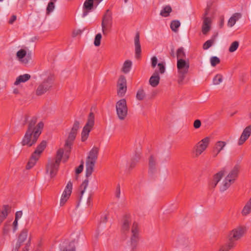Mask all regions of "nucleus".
<instances>
[{"mask_svg":"<svg viewBox=\"0 0 251 251\" xmlns=\"http://www.w3.org/2000/svg\"><path fill=\"white\" fill-rule=\"evenodd\" d=\"M37 118L33 117L28 122L27 129L22 141L23 146H27L29 147L35 144L43 129L44 124L40 121L37 124Z\"/></svg>","mask_w":251,"mask_h":251,"instance_id":"nucleus-1","label":"nucleus"},{"mask_svg":"<svg viewBox=\"0 0 251 251\" xmlns=\"http://www.w3.org/2000/svg\"><path fill=\"white\" fill-rule=\"evenodd\" d=\"M99 149L98 147H94L89 153V155L86 161V172L85 179L80 186L81 189L79 201L81 200L82 196L86 189L89 183L88 178L92 175L94 170V167L98 159Z\"/></svg>","mask_w":251,"mask_h":251,"instance_id":"nucleus-2","label":"nucleus"},{"mask_svg":"<svg viewBox=\"0 0 251 251\" xmlns=\"http://www.w3.org/2000/svg\"><path fill=\"white\" fill-rule=\"evenodd\" d=\"M64 151L62 149H59L55 158L50 159L46 166V173L50 174L51 178L55 176L57 174L58 168L62 159Z\"/></svg>","mask_w":251,"mask_h":251,"instance_id":"nucleus-3","label":"nucleus"},{"mask_svg":"<svg viewBox=\"0 0 251 251\" xmlns=\"http://www.w3.org/2000/svg\"><path fill=\"white\" fill-rule=\"evenodd\" d=\"M247 231V227L241 226L233 229L229 235L228 247L229 249L233 248L235 245V241L241 238Z\"/></svg>","mask_w":251,"mask_h":251,"instance_id":"nucleus-4","label":"nucleus"},{"mask_svg":"<svg viewBox=\"0 0 251 251\" xmlns=\"http://www.w3.org/2000/svg\"><path fill=\"white\" fill-rule=\"evenodd\" d=\"M47 146V142L42 141L37 147L34 151L32 153L30 158L26 166L27 170L32 168L39 159L40 155Z\"/></svg>","mask_w":251,"mask_h":251,"instance_id":"nucleus-5","label":"nucleus"},{"mask_svg":"<svg viewBox=\"0 0 251 251\" xmlns=\"http://www.w3.org/2000/svg\"><path fill=\"white\" fill-rule=\"evenodd\" d=\"M176 66L178 73L177 82L179 84H181L188 72L189 63L183 59H177Z\"/></svg>","mask_w":251,"mask_h":251,"instance_id":"nucleus-6","label":"nucleus"},{"mask_svg":"<svg viewBox=\"0 0 251 251\" xmlns=\"http://www.w3.org/2000/svg\"><path fill=\"white\" fill-rule=\"evenodd\" d=\"M112 23V13L109 9H107L102 16L101 25L102 32L104 36H107L111 31Z\"/></svg>","mask_w":251,"mask_h":251,"instance_id":"nucleus-7","label":"nucleus"},{"mask_svg":"<svg viewBox=\"0 0 251 251\" xmlns=\"http://www.w3.org/2000/svg\"><path fill=\"white\" fill-rule=\"evenodd\" d=\"M53 81V76H48L39 85L36 91V94L37 96H41L49 91L52 86Z\"/></svg>","mask_w":251,"mask_h":251,"instance_id":"nucleus-8","label":"nucleus"},{"mask_svg":"<svg viewBox=\"0 0 251 251\" xmlns=\"http://www.w3.org/2000/svg\"><path fill=\"white\" fill-rule=\"evenodd\" d=\"M79 128V122L77 121H75L71 130L69 134L68 139L66 140L65 142V146L67 152L69 153L71 151V146L73 144V141L75 138L77 131Z\"/></svg>","mask_w":251,"mask_h":251,"instance_id":"nucleus-9","label":"nucleus"},{"mask_svg":"<svg viewBox=\"0 0 251 251\" xmlns=\"http://www.w3.org/2000/svg\"><path fill=\"white\" fill-rule=\"evenodd\" d=\"M116 113L120 120H124L127 115L128 108L126 99L118 101L116 104Z\"/></svg>","mask_w":251,"mask_h":251,"instance_id":"nucleus-10","label":"nucleus"},{"mask_svg":"<svg viewBox=\"0 0 251 251\" xmlns=\"http://www.w3.org/2000/svg\"><path fill=\"white\" fill-rule=\"evenodd\" d=\"M95 116L93 112L89 113L87 123L83 127L81 132V141L84 142L87 140L89 133L94 125Z\"/></svg>","mask_w":251,"mask_h":251,"instance_id":"nucleus-11","label":"nucleus"},{"mask_svg":"<svg viewBox=\"0 0 251 251\" xmlns=\"http://www.w3.org/2000/svg\"><path fill=\"white\" fill-rule=\"evenodd\" d=\"M210 142V138L206 137L199 142L194 147V152L196 157L200 155L207 148Z\"/></svg>","mask_w":251,"mask_h":251,"instance_id":"nucleus-12","label":"nucleus"},{"mask_svg":"<svg viewBox=\"0 0 251 251\" xmlns=\"http://www.w3.org/2000/svg\"><path fill=\"white\" fill-rule=\"evenodd\" d=\"M126 80L124 75H121L117 82V94L119 97H124L126 92Z\"/></svg>","mask_w":251,"mask_h":251,"instance_id":"nucleus-13","label":"nucleus"},{"mask_svg":"<svg viewBox=\"0 0 251 251\" xmlns=\"http://www.w3.org/2000/svg\"><path fill=\"white\" fill-rule=\"evenodd\" d=\"M72 189L73 184L71 181H69L62 195L60 202V206L64 205L72 193Z\"/></svg>","mask_w":251,"mask_h":251,"instance_id":"nucleus-14","label":"nucleus"},{"mask_svg":"<svg viewBox=\"0 0 251 251\" xmlns=\"http://www.w3.org/2000/svg\"><path fill=\"white\" fill-rule=\"evenodd\" d=\"M139 239V232L138 225L136 223H134L131 227V236L130 237V244L134 249Z\"/></svg>","mask_w":251,"mask_h":251,"instance_id":"nucleus-15","label":"nucleus"},{"mask_svg":"<svg viewBox=\"0 0 251 251\" xmlns=\"http://www.w3.org/2000/svg\"><path fill=\"white\" fill-rule=\"evenodd\" d=\"M131 220L129 215H126L122 220L121 232L123 234H126L129 231Z\"/></svg>","mask_w":251,"mask_h":251,"instance_id":"nucleus-16","label":"nucleus"},{"mask_svg":"<svg viewBox=\"0 0 251 251\" xmlns=\"http://www.w3.org/2000/svg\"><path fill=\"white\" fill-rule=\"evenodd\" d=\"M207 14V11H206L204 13L203 21L202 25V32L204 35L207 34L211 28V20L210 18L206 17Z\"/></svg>","mask_w":251,"mask_h":251,"instance_id":"nucleus-17","label":"nucleus"},{"mask_svg":"<svg viewBox=\"0 0 251 251\" xmlns=\"http://www.w3.org/2000/svg\"><path fill=\"white\" fill-rule=\"evenodd\" d=\"M251 133V125L246 127L243 130L238 141V145H242L250 137Z\"/></svg>","mask_w":251,"mask_h":251,"instance_id":"nucleus-18","label":"nucleus"},{"mask_svg":"<svg viewBox=\"0 0 251 251\" xmlns=\"http://www.w3.org/2000/svg\"><path fill=\"white\" fill-rule=\"evenodd\" d=\"M134 45L135 56L136 58H139L141 53V48L140 42V35L138 32L136 33L134 38Z\"/></svg>","mask_w":251,"mask_h":251,"instance_id":"nucleus-19","label":"nucleus"},{"mask_svg":"<svg viewBox=\"0 0 251 251\" xmlns=\"http://www.w3.org/2000/svg\"><path fill=\"white\" fill-rule=\"evenodd\" d=\"M94 0H86L83 4V12L82 17H85L93 8Z\"/></svg>","mask_w":251,"mask_h":251,"instance_id":"nucleus-20","label":"nucleus"},{"mask_svg":"<svg viewBox=\"0 0 251 251\" xmlns=\"http://www.w3.org/2000/svg\"><path fill=\"white\" fill-rule=\"evenodd\" d=\"M160 76L159 73L155 71L149 79L150 84L153 87H156L159 83Z\"/></svg>","mask_w":251,"mask_h":251,"instance_id":"nucleus-21","label":"nucleus"},{"mask_svg":"<svg viewBox=\"0 0 251 251\" xmlns=\"http://www.w3.org/2000/svg\"><path fill=\"white\" fill-rule=\"evenodd\" d=\"M226 142L224 141H218L216 143L213 151V153L214 154L213 156L214 157L217 156V155L226 146Z\"/></svg>","mask_w":251,"mask_h":251,"instance_id":"nucleus-22","label":"nucleus"},{"mask_svg":"<svg viewBox=\"0 0 251 251\" xmlns=\"http://www.w3.org/2000/svg\"><path fill=\"white\" fill-rule=\"evenodd\" d=\"M241 17L242 14L240 13H235L233 14L228 21L227 26L230 27H232Z\"/></svg>","mask_w":251,"mask_h":251,"instance_id":"nucleus-23","label":"nucleus"},{"mask_svg":"<svg viewBox=\"0 0 251 251\" xmlns=\"http://www.w3.org/2000/svg\"><path fill=\"white\" fill-rule=\"evenodd\" d=\"M156 158L152 155H151L149 159V171L151 173L156 169Z\"/></svg>","mask_w":251,"mask_h":251,"instance_id":"nucleus-24","label":"nucleus"},{"mask_svg":"<svg viewBox=\"0 0 251 251\" xmlns=\"http://www.w3.org/2000/svg\"><path fill=\"white\" fill-rule=\"evenodd\" d=\"M239 169V166L238 165H235L226 177L231 179V180L234 182V180L237 177Z\"/></svg>","mask_w":251,"mask_h":251,"instance_id":"nucleus-25","label":"nucleus"},{"mask_svg":"<svg viewBox=\"0 0 251 251\" xmlns=\"http://www.w3.org/2000/svg\"><path fill=\"white\" fill-rule=\"evenodd\" d=\"M232 183H233V181H232L231 179L226 177L220 187V191L224 192L226 190L230 187Z\"/></svg>","mask_w":251,"mask_h":251,"instance_id":"nucleus-26","label":"nucleus"},{"mask_svg":"<svg viewBox=\"0 0 251 251\" xmlns=\"http://www.w3.org/2000/svg\"><path fill=\"white\" fill-rule=\"evenodd\" d=\"M30 78V75L29 74H24L19 76L14 82V84L17 85L22 82H25L28 80Z\"/></svg>","mask_w":251,"mask_h":251,"instance_id":"nucleus-27","label":"nucleus"},{"mask_svg":"<svg viewBox=\"0 0 251 251\" xmlns=\"http://www.w3.org/2000/svg\"><path fill=\"white\" fill-rule=\"evenodd\" d=\"M60 251H75L74 241L70 242L69 244L66 246H60Z\"/></svg>","mask_w":251,"mask_h":251,"instance_id":"nucleus-28","label":"nucleus"},{"mask_svg":"<svg viewBox=\"0 0 251 251\" xmlns=\"http://www.w3.org/2000/svg\"><path fill=\"white\" fill-rule=\"evenodd\" d=\"M178 244L183 247H187L189 245L188 239L183 235L179 236L177 239Z\"/></svg>","mask_w":251,"mask_h":251,"instance_id":"nucleus-29","label":"nucleus"},{"mask_svg":"<svg viewBox=\"0 0 251 251\" xmlns=\"http://www.w3.org/2000/svg\"><path fill=\"white\" fill-rule=\"evenodd\" d=\"M131 66L132 62L129 60H127L124 62L122 70L125 74H127L130 71Z\"/></svg>","mask_w":251,"mask_h":251,"instance_id":"nucleus-30","label":"nucleus"},{"mask_svg":"<svg viewBox=\"0 0 251 251\" xmlns=\"http://www.w3.org/2000/svg\"><path fill=\"white\" fill-rule=\"evenodd\" d=\"M251 201H248L244 207H243L241 213L244 216H246L251 212V205L250 204Z\"/></svg>","mask_w":251,"mask_h":251,"instance_id":"nucleus-31","label":"nucleus"},{"mask_svg":"<svg viewBox=\"0 0 251 251\" xmlns=\"http://www.w3.org/2000/svg\"><path fill=\"white\" fill-rule=\"evenodd\" d=\"M172 9L170 5H167L164 7L163 9L160 11V15L162 17H168L170 13L172 12Z\"/></svg>","mask_w":251,"mask_h":251,"instance_id":"nucleus-32","label":"nucleus"},{"mask_svg":"<svg viewBox=\"0 0 251 251\" xmlns=\"http://www.w3.org/2000/svg\"><path fill=\"white\" fill-rule=\"evenodd\" d=\"M146 97V93L142 88H140L137 92L136 98L139 100H143Z\"/></svg>","mask_w":251,"mask_h":251,"instance_id":"nucleus-33","label":"nucleus"},{"mask_svg":"<svg viewBox=\"0 0 251 251\" xmlns=\"http://www.w3.org/2000/svg\"><path fill=\"white\" fill-rule=\"evenodd\" d=\"M180 25V23L179 21L177 20H174L173 21L170 25V27L171 29L174 31L176 32L178 30V28Z\"/></svg>","mask_w":251,"mask_h":251,"instance_id":"nucleus-34","label":"nucleus"},{"mask_svg":"<svg viewBox=\"0 0 251 251\" xmlns=\"http://www.w3.org/2000/svg\"><path fill=\"white\" fill-rule=\"evenodd\" d=\"M27 230L25 229H23L19 235L18 240L20 241L21 242H25L27 238Z\"/></svg>","mask_w":251,"mask_h":251,"instance_id":"nucleus-35","label":"nucleus"},{"mask_svg":"<svg viewBox=\"0 0 251 251\" xmlns=\"http://www.w3.org/2000/svg\"><path fill=\"white\" fill-rule=\"evenodd\" d=\"M3 209L0 211V214L6 218L8 215V211L10 212L11 207L8 205H4L2 207Z\"/></svg>","mask_w":251,"mask_h":251,"instance_id":"nucleus-36","label":"nucleus"},{"mask_svg":"<svg viewBox=\"0 0 251 251\" xmlns=\"http://www.w3.org/2000/svg\"><path fill=\"white\" fill-rule=\"evenodd\" d=\"M185 53L184 51V49L183 47H180L176 51V56L177 59H183L185 57Z\"/></svg>","mask_w":251,"mask_h":251,"instance_id":"nucleus-37","label":"nucleus"},{"mask_svg":"<svg viewBox=\"0 0 251 251\" xmlns=\"http://www.w3.org/2000/svg\"><path fill=\"white\" fill-rule=\"evenodd\" d=\"M239 47V42L238 41H234L232 42L228 50L230 52L235 51Z\"/></svg>","mask_w":251,"mask_h":251,"instance_id":"nucleus-38","label":"nucleus"},{"mask_svg":"<svg viewBox=\"0 0 251 251\" xmlns=\"http://www.w3.org/2000/svg\"><path fill=\"white\" fill-rule=\"evenodd\" d=\"M26 55V51L24 49H21L17 52V56L21 61L23 60L22 59L25 57Z\"/></svg>","mask_w":251,"mask_h":251,"instance_id":"nucleus-39","label":"nucleus"},{"mask_svg":"<svg viewBox=\"0 0 251 251\" xmlns=\"http://www.w3.org/2000/svg\"><path fill=\"white\" fill-rule=\"evenodd\" d=\"M224 174V171L222 170L215 174L213 177L214 181L218 183L221 179L222 177L223 176Z\"/></svg>","mask_w":251,"mask_h":251,"instance_id":"nucleus-40","label":"nucleus"},{"mask_svg":"<svg viewBox=\"0 0 251 251\" xmlns=\"http://www.w3.org/2000/svg\"><path fill=\"white\" fill-rule=\"evenodd\" d=\"M223 80L222 75L219 74L217 75L213 79V83L214 85H218Z\"/></svg>","mask_w":251,"mask_h":251,"instance_id":"nucleus-41","label":"nucleus"},{"mask_svg":"<svg viewBox=\"0 0 251 251\" xmlns=\"http://www.w3.org/2000/svg\"><path fill=\"white\" fill-rule=\"evenodd\" d=\"M102 38L101 33H99L95 36L94 44L95 46L98 47L100 44V41Z\"/></svg>","mask_w":251,"mask_h":251,"instance_id":"nucleus-42","label":"nucleus"},{"mask_svg":"<svg viewBox=\"0 0 251 251\" xmlns=\"http://www.w3.org/2000/svg\"><path fill=\"white\" fill-rule=\"evenodd\" d=\"M220 62V59L217 56H212L210 58V63L212 67H215Z\"/></svg>","mask_w":251,"mask_h":251,"instance_id":"nucleus-43","label":"nucleus"},{"mask_svg":"<svg viewBox=\"0 0 251 251\" xmlns=\"http://www.w3.org/2000/svg\"><path fill=\"white\" fill-rule=\"evenodd\" d=\"M214 43L213 39H210L206 41L203 45V49L206 50L211 47Z\"/></svg>","mask_w":251,"mask_h":251,"instance_id":"nucleus-44","label":"nucleus"},{"mask_svg":"<svg viewBox=\"0 0 251 251\" xmlns=\"http://www.w3.org/2000/svg\"><path fill=\"white\" fill-rule=\"evenodd\" d=\"M54 9V3L53 1H50L47 7V14H49L50 12L53 11Z\"/></svg>","mask_w":251,"mask_h":251,"instance_id":"nucleus-45","label":"nucleus"},{"mask_svg":"<svg viewBox=\"0 0 251 251\" xmlns=\"http://www.w3.org/2000/svg\"><path fill=\"white\" fill-rule=\"evenodd\" d=\"M158 67H159V73L161 74H163L165 72V63L161 62L159 63L158 64Z\"/></svg>","mask_w":251,"mask_h":251,"instance_id":"nucleus-46","label":"nucleus"},{"mask_svg":"<svg viewBox=\"0 0 251 251\" xmlns=\"http://www.w3.org/2000/svg\"><path fill=\"white\" fill-rule=\"evenodd\" d=\"M85 28H83V29H75L74 30L72 34V36L73 37H75L76 36L78 35H80L82 32L84 30Z\"/></svg>","mask_w":251,"mask_h":251,"instance_id":"nucleus-47","label":"nucleus"},{"mask_svg":"<svg viewBox=\"0 0 251 251\" xmlns=\"http://www.w3.org/2000/svg\"><path fill=\"white\" fill-rule=\"evenodd\" d=\"M83 169V162L82 161L81 163L79 165V166L75 170L76 174H79L81 173Z\"/></svg>","mask_w":251,"mask_h":251,"instance_id":"nucleus-48","label":"nucleus"},{"mask_svg":"<svg viewBox=\"0 0 251 251\" xmlns=\"http://www.w3.org/2000/svg\"><path fill=\"white\" fill-rule=\"evenodd\" d=\"M201 121L200 120L197 119L194 121L193 126L195 128L198 129L201 127Z\"/></svg>","mask_w":251,"mask_h":251,"instance_id":"nucleus-49","label":"nucleus"},{"mask_svg":"<svg viewBox=\"0 0 251 251\" xmlns=\"http://www.w3.org/2000/svg\"><path fill=\"white\" fill-rule=\"evenodd\" d=\"M151 67L152 68H154L157 64V58L156 56H153L151 58Z\"/></svg>","mask_w":251,"mask_h":251,"instance_id":"nucleus-50","label":"nucleus"},{"mask_svg":"<svg viewBox=\"0 0 251 251\" xmlns=\"http://www.w3.org/2000/svg\"><path fill=\"white\" fill-rule=\"evenodd\" d=\"M120 195H121L120 185L119 184H118L117 186L116 192H115L116 197L118 199H119L120 198Z\"/></svg>","mask_w":251,"mask_h":251,"instance_id":"nucleus-51","label":"nucleus"},{"mask_svg":"<svg viewBox=\"0 0 251 251\" xmlns=\"http://www.w3.org/2000/svg\"><path fill=\"white\" fill-rule=\"evenodd\" d=\"M25 58L22 60V62L25 64L27 63L29 60L31 59V55L28 54L27 55L25 56Z\"/></svg>","mask_w":251,"mask_h":251,"instance_id":"nucleus-52","label":"nucleus"},{"mask_svg":"<svg viewBox=\"0 0 251 251\" xmlns=\"http://www.w3.org/2000/svg\"><path fill=\"white\" fill-rule=\"evenodd\" d=\"M23 213L22 211H19L16 212L15 213V218L16 219L19 220L21 218L22 216Z\"/></svg>","mask_w":251,"mask_h":251,"instance_id":"nucleus-53","label":"nucleus"},{"mask_svg":"<svg viewBox=\"0 0 251 251\" xmlns=\"http://www.w3.org/2000/svg\"><path fill=\"white\" fill-rule=\"evenodd\" d=\"M18 221V220L15 219V220L13 223L14 232H15L17 229Z\"/></svg>","mask_w":251,"mask_h":251,"instance_id":"nucleus-54","label":"nucleus"},{"mask_svg":"<svg viewBox=\"0 0 251 251\" xmlns=\"http://www.w3.org/2000/svg\"><path fill=\"white\" fill-rule=\"evenodd\" d=\"M16 19L17 17L16 15H12L8 22L9 24H12L16 20Z\"/></svg>","mask_w":251,"mask_h":251,"instance_id":"nucleus-55","label":"nucleus"},{"mask_svg":"<svg viewBox=\"0 0 251 251\" xmlns=\"http://www.w3.org/2000/svg\"><path fill=\"white\" fill-rule=\"evenodd\" d=\"M231 249L229 248L228 243L225 247H222L219 250V251H228Z\"/></svg>","mask_w":251,"mask_h":251,"instance_id":"nucleus-56","label":"nucleus"},{"mask_svg":"<svg viewBox=\"0 0 251 251\" xmlns=\"http://www.w3.org/2000/svg\"><path fill=\"white\" fill-rule=\"evenodd\" d=\"M218 184V182H216V181H214V179L212 180V182H211L210 184V186L212 188H214L217 186Z\"/></svg>","mask_w":251,"mask_h":251,"instance_id":"nucleus-57","label":"nucleus"},{"mask_svg":"<svg viewBox=\"0 0 251 251\" xmlns=\"http://www.w3.org/2000/svg\"><path fill=\"white\" fill-rule=\"evenodd\" d=\"M23 243V242H21L20 241L18 240V242H17V244L16 245V249L17 250H18L20 248L21 245H22Z\"/></svg>","mask_w":251,"mask_h":251,"instance_id":"nucleus-58","label":"nucleus"},{"mask_svg":"<svg viewBox=\"0 0 251 251\" xmlns=\"http://www.w3.org/2000/svg\"><path fill=\"white\" fill-rule=\"evenodd\" d=\"M136 162V161L132 160L131 164L130 165V169H132L135 166Z\"/></svg>","mask_w":251,"mask_h":251,"instance_id":"nucleus-59","label":"nucleus"},{"mask_svg":"<svg viewBox=\"0 0 251 251\" xmlns=\"http://www.w3.org/2000/svg\"><path fill=\"white\" fill-rule=\"evenodd\" d=\"M140 158V154H136L135 157L132 159L133 160L137 162Z\"/></svg>","mask_w":251,"mask_h":251,"instance_id":"nucleus-60","label":"nucleus"},{"mask_svg":"<svg viewBox=\"0 0 251 251\" xmlns=\"http://www.w3.org/2000/svg\"><path fill=\"white\" fill-rule=\"evenodd\" d=\"M218 32L215 33L214 35H212L211 39H213L214 42H215V39L218 36Z\"/></svg>","mask_w":251,"mask_h":251,"instance_id":"nucleus-61","label":"nucleus"},{"mask_svg":"<svg viewBox=\"0 0 251 251\" xmlns=\"http://www.w3.org/2000/svg\"><path fill=\"white\" fill-rule=\"evenodd\" d=\"M5 218H6L4 217L3 216H2V215L0 214V225Z\"/></svg>","mask_w":251,"mask_h":251,"instance_id":"nucleus-62","label":"nucleus"},{"mask_svg":"<svg viewBox=\"0 0 251 251\" xmlns=\"http://www.w3.org/2000/svg\"><path fill=\"white\" fill-rule=\"evenodd\" d=\"M102 0H94V4H96L97 5L99 4Z\"/></svg>","mask_w":251,"mask_h":251,"instance_id":"nucleus-63","label":"nucleus"},{"mask_svg":"<svg viewBox=\"0 0 251 251\" xmlns=\"http://www.w3.org/2000/svg\"><path fill=\"white\" fill-rule=\"evenodd\" d=\"M29 245L27 244L25 246V247L24 249V251H28L29 250Z\"/></svg>","mask_w":251,"mask_h":251,"instance_id":"nucleus-64","label":"nucleus"}]
</instances>
